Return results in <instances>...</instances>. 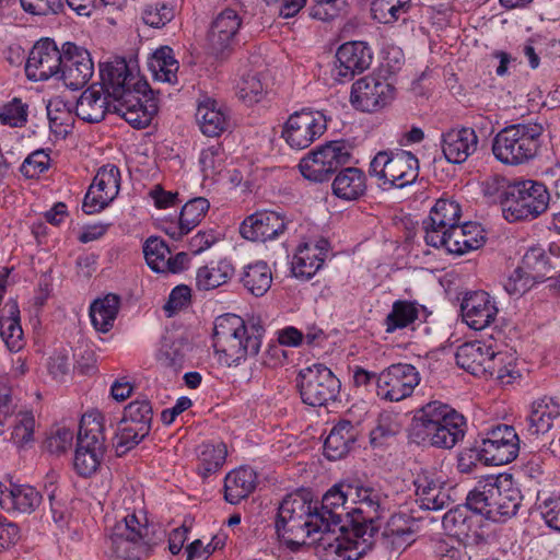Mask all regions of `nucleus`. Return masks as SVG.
Wrapping results in <instances>:
<instances>
[{
    "label": "nucleus",
    "mask_w": 560,
    "mask_h": 560,
    "mask_svg": "<svg viewBox=\"0 0 560 560\" xmlns=\"http://www.w3.org/2000/svg\"><path fill=\"white\" fill-rule=\"evenodd\" d=\"M352 509V537L340 533L338 536L328 534L320 539L334 560H358L373 544L378 530L375 524L392 508L389 495L372 483H352L350 491Z\"/></svg>",
    "instance_id": "nucleus-1"
},
{
    "label": "nucleus",
    "mask_w": 560,
    "mask_h": 560,
    "mask_svg": "<svg viewBox=\"0 0 560 560\" xmlns=\"http://www.w3.org/2000/svg\"><path fill=\"white\" fill-rule=\"evenodd\" d=\"M102 91L113 98L114 113L136 129L148 127L158 113L154 97L148 96V83L122 58L100 63Z\"/></svg>",
    "instance_id": "nucleus-2"
},
{
    "label": "nucleus",
    "mask_w": 560,
    "mask_h": 560,
    "mask_svg": "<svg viewBox=\"0 0 560 560\" xmlns=\"http://www.w3.org/2000/svg\"><path fill=\"white\" fill-rule=\"evenodd\" d=\"M264 335L265 327L259 319L246 323L241 316L229 313L214 322L213 347L226 365H238L259 352Z\"/></svg>",
    "instance_id": "nucleus-3"
},
{
    "label": "nucleus",
    "mask_w": 560,
    "mask_h": 560,
    "mask_svg": "<svg viewBox=\"0 0 560 560\" xmlns=\"http://www.w3.org/2000/svg\"><path fill=\"white\" fill-rule=\"evenodd\" d=\"M522 499L512 475H490L479 480L468 493V505L489 520L504 522L516 515Z\"/></svg>",
    "instance_id": "nucleus-4"
},
{
    "label": "nucleus",
    "mask_w": 560,
    "mask_h": 560,
    "mask_svg": "<svg viewBox=\"0 0 560 560\" xmlns=\"http://www.w3.org/2000/svg\"><path fill=\"white\" fill-rule=\"evenodd\" d=\"M544 126L537 121L512 124L492 140V154L506 166H521L535 161L541 151Z\"/></svg>",
    "instance_id": "nucleus-5"
},
{
    "label": "nucleus",
    "mask_w": 560,
    "mask_h": 560,
    "mask_svg": "<svg viewBox=\"0 0 560 560\" xmlns=\"http://www.w3.org/2000/svg\"><path fill=\"white\" fill-rule=\"evenodd\" d=\"M550 192L538 180L518 179L512 182L501 202L503 218L511 222L532 221L547 211Z\"/></svg>",
    "instance_id": "nucleus-6"
},
{
    "label": "nucleus",
    "mask_w": 560,
    "mask_h": 560,
    "mask_svg": "<svg viewBox=\"0 0 560 560\" xmlns=\"http://www.w3.org/2000/svg\"><path fill=\"white\" fill-rule=\"evenodd\" d=\"M109 544L117 558L138 560L149 555L156 539L147 518L143 516L141 520L136 513H130L115 524Z\"/></svg>",
    "instance_id": "nucleus-7"
},
{
    "label": "nucleus",
    "mask_w": 560,
    "mask_h": 560,
    "mask_svg": "<svg viewBox=\"0 0 560 560\" xmlns=\"http://www.w3.org/2000/svg\"><path fill=\"white\" fill-rule=\"evenodd\" d=\"M369 173L376 177L380 186L404 188L419 176V161L409 151H381L370 163Z\"/></svg>",
    "instance_id": "nucleus-8"
},
{
    "label": "nucleus",
    "mask_w": 560,
    "mask_h": 560,
    "mask_svg": "<svg viewBox=\"0 0 560 560\" xmlns=\"http://www.w3.org/2000/svg\"><path fill=\"white\" fill-rule=\"evenodd\" d=\"M73 469L83 478L97 472L106 453V438L103 422H79Z\"/></svg>",
    "instance_id": "nucleus-9"
},
{
    "label": "nucleus",
    "mask_w": 560,
    "mask_h": 560,
    "mask_svg": "<svg viewBox=\"0 0 560 560\" xmlns=\"http://www.w3.org/2000/svg\"><path fill=\"white\" fill-rule=\"evenodd\" d=\"M350 159L351 151L348 143L330 141L304 156L299 163V168L306 179L323 183L348 164Z\"/></svg>",
    "instance_id": "nucleus-10"
},
{
    "label": "nucleus",
    "mask_w": 560,
    "mask_h": 560,
    "mask_svg": "<svg viewBox=\"0 0 560 560\" xmlns=\"http://www.w3.org/2000/svg\"><path fill=\"white\" fill-rule=\"evenodd\" d=\"M503 357L491 342L483 340L466 342L455 353L457 365L466 372L476 376L497 375L500 380L510 376L508 369L502 366Z\"/></svg>",
    "instance_id": "nucleus-11"
},
{
    "label": "nucleus",
    "mask_w": 560,
    "mask_h": 560,
    "mask_svg": "<svg viewBox=\"0 0 560 560\" xmlns=\"http://www.w3.org/2000/svg\"><path fill=\"white\" fill-rule=\"evenodd\" d=\"M520 436L513 425L500 423L480 436L479 455L486 465L502 466L520 453Z\"/></svg>",
    "instance_id": "nucleus-12"
},
{
    "label": "nucleus",
    "mask_w": 560,
    "mask_h": 560,
    "mask_svg": "<svg viewBox=\"0 0 560 560\" xmlns=\"http://www.w3.org/2000/svg\"><path fill=\"white\" fill-rule=\"evenodd\" d=\"M327 129V119L323 112L302 108L289 116L281 131L285 143L294 150L308 148Z\"/></svg>",
    "instance_id": "nucleus-13"
},
{
    "label": "nucleus",
    "mask_w": 560,
    "mask_h": 560,
    "mask_svg": "<svg viewBox=\"0 0 560 560\" xmlns=\"http://www.w3.org/2000/svg\"><path fill=\"white\" fill-rule=\"evenodd\" d=\"M298 386L304 404L322 407L336 399L340 385L330 369L316 363L300 371Z\"/></svg>",
    "instance_id": "nucleus-14"
},
{
    "label": "nucleus",
    "mask_w": 560,
    "mask_h": 560,
    "mask_svg": "<svg viewBox=\"0 0 560 560\" xmlns=\"http://www.w3.org/2000/svg\"><path fill=\"white\" fill-rule=\"evenodd\" d=\"M420 383L417 369L407 363H396L383 370L376 380V394L389 401H400L409 397Z\"/></svg>",
    "instance_id": "nucleus-15"
},
{
    "label": "nucleus",
    "mask_w": 560,
    "mask_h": 560,
    "mask_svg": "<svg viewBox=\"0 0 560 560\" xmlns=\"http://www.w3.org/2000/svg\"><path fill=\"white\" fill-rule=\"evenodd\" d=\"M94 73L91 54L74 43L63 44V57L58 80L70 90L84 88Z\"/></svg>",
    "instance_id": "nucleus-16"
},
{
    "label": "nucleus",
    "mask_w": 560,
    "mask_h": 560,
    "mask_svg": "<svg viewBox=\"0 0 560 560\" xmlns=\"http://www.w3.org/2000/svg\"><path fill=\"white\" fill-rule=\"evenodd\" d=\"M120 171L114 164L102 166L85 194L82 209L94 214L106 208L119 194Z\"/></svg>",
    "instance_id": "nucleus-17"
},
{
    "label": "nucleus",
    "mask_w": 560,
    "mask_h": 560,
    "mask_svg": "<svg viewBox=\"0 0 560 560\" xmlns=\"http://www.w3.org/2000/svg\"><path fill=\"white\" fill-rule=\"evenodd\" d=\"M395 88L386 80L364 77L357 80L351 88L350 102L362 112H377L394 100Z\"/></svg>",
    "instance_id": "nucleus-18"
},
{
    "label": "nucleus",
    "mask_w": 560,
    "mask_h": 560,
    "mask_svg": "<svg viewBox=\"0 0 560 560\" xmlns=\"http://www.w3.org/2000/svg\"><path fill=\"white\" fill-rule=\"evenodd\" d=\"M373 60V50L365 42L342 44L336 51L332 75L339 83L351 81L354 75L368 70Z\"/></svg>",
    "instance_id": "nucleus-19"
},
{
    "label": "nucleus",
    "mask_w": 560,
    "mask_h": 560,
    "mask_svg": "<svg viewBox=\"0 0 560 560\" xmlns=\"http://www.w3.org/2000/svg\"><path fill=\"white\" fill-rule=\"evenodd\" d=\"M63 57V47L59 49L52 39L38 40L30 51L25 72L32 81L58 80Z\"/></svg>",
    "instance_id": "nucleus-20"
},
{
    "label": "nucleus",
    "mask_w": 560,
    "mask_h": 560,
    "mask_svg": "<svg viewBox=\"0 0 560 560\" xmlns=\"http://www.w3.org/2000/svg\"><path fill=\"white\" fill-rule=\"evenodd\" d=\"M462 209L457 201L446 198L439 199L430 211V215L423 220L424 241L427 245L440 248L443 232H450L458 225Z\"/></svg>",
    "instance_id": "nucleus-21"
},
{
    "label": "nucleus",
    "mask_w": 560,
    "mask_h": 560,
    "mask_svg": "<svg viewBox=\"0 0 560 560\" xmlns=\"http://www.w3.org/2000/svg\"><path fill=\"white\" fill-rule=\"evenodd\" d=\"M465 425L466 422H413L410 436L416 443L452 448L465 436Z\"/></svg>",
    "instance_id": "nucleus-22"
},
{
    "label": "nucleus",
    "mask_w": 560,
    "mask_h": 560,
    "mask_svg": "<svg viewBox=\"0 0 560 560\" xmlns=\"http://www.w3.org/2000/svg\"><path fill=\"white\" fill-rule=\"evenodd\" d=\"M242 19L233 9L220 12L211 23L208 32V45L212 54L223 56L233 50L237 44V34Z\"/></svg>",
    "instance_id": "nucleus-23"
},
{
    "label": "nucleus",
    "mask_w": 560,
    "mask_h": 560,
    "mask_svg": "<svg viewBox=\"0 0 560 560\" xmlns=\"http://www.w3.org/2000/svg\"><path fill=\"white\" fill-rule=\"evenodd\" d=\"M287 221L276 211H257L247 217L241 224V234L253 242H267L278 238L284 233Z\"/></svg>",
    "instance_id": "nucleus-24"
},
{
    "label": "nucleus",
    "mask_w": 560,
    "mask_h": 560,
    "mask_svg": "<svg viewBox=\"0 0 560 560\" xmlns=\"http://www.w3.org/2000/svg\"><path fill=\"white\" fill-rule=\"evenodd\" d=\"M463 320L472 329L481 330L498 315L495 301L485 291L469 292L460 304Z\"/></svg>",
    "instance_id": "nucleus-25"
},
{
    "label": "nucleus",
    "mask_w": 560,
    "mask_h": 560,
    "mask_svg": "<svg viewBox=\"0 0 560 560\" xmlns=\"http://www.w3.org/2000/svg\"><path fill=\"white\" fill-rule=\"evenodd\" d=\"M350 491H352V483L340 482L324 494L319 514H325V521L329 524V533L337 535L336 528L342 529L340 523L343 515L352 518Z\"/></svg>",
    "instance_id": "nucleus-26"
},
{
    "label": "nucleus",
    "mask_w": 560,
    "mask_h": 560,
    "mask_svg": "<svg viewBox=\"0 0 560 560\" xmlns=\"http://www.w3.org/2000/svg\"><path fill=\"white\" fill-rule=\"evenodd\" d=\"M328 249L329 243L325 238L299 245L291 262L293 275L296 278L311 279L324 265Z\"/></svg>",
    "instance_id": "nucleus-27"
},
{
    "label": "nucleus",
    "mask_w": 560,
    "mask_h": 560,
    "mask_svg": "<svg viewBox=\"0 0 560 560\" xmlns=\"http://www.w3.org/2000/svg\"><path fill=\"white\" fill-rule=\"evenodd\" d=\"M479 139L472 128L451 129L442 135V152L447 162L462 164L478 150Z\"/></svg>",
    "instance_id": "nucleus-28"
},
{
    "label": "nucleus",
    "mask_w": 560,
    "mask_h": 560,
    "mask_svg": "<svg viewBox=\"0 0 560 560\" xmlns=\"http://www.w3.org/2000/svg\"><path fill=\"white\" fill-rule=\"evenodd\" d=\"M443 235L440 248H445L447 253L457 256L476 250L485 244L483 230L472 222L458 224L450 232H443Z\"/></svg>",
    "instance_id": "nucleus-29"
},
{
    "label": "nucleus",
    "mask_w": 560,
    "mask_h": 560,
    "mask_svg": "<svg viewBox=\"0 0 560 560\" xmlns=\"http://www.w3.org/2000/svg\"><path fill=\"white\" fill-rule=\"evenodd\" d=\"M42 500V494L33 486L12 481L4 488L0 485V506L7 512L31 514L40 505Z\"/></svg>",
    "instance_id": "nucleus-30"
},
{
    "label": "nucleus",
    "mask_w": 560,
    "mask_h": 560,
    "mask_svg": "<svg viewBox=\"0 0 560 560\" xmlns=\"http://www.w3.org/2000/svg\"><path fill=\"white\" fill-rule=\"evenodd\" d=\"M196 120L201 132L208 137H219L231 126L228 107L209 97L199 102Z\"/></svg>",
    "instance_id": "nucleus-31"
},
{
    "label": "nucleus",
    "mask_w": 560,
    "mask_h": 560,
    "mask_svg": "<svg viewBox=\"0 0 560 560\" xmlns=\"http://www.w3.org/2000/svg\"><path fill=\"white\" fill-rule=\"evenodd\" d=\"M107 113H114L113 98L94 85L86 89L78 98L75 115L86 122H100Z\"/></svg>",
    "instance_id": "nucleus-32"
},
{
    "label": "nucleus",
    "mask_w": 560,
    "mask_h": 560,
    "mask_svg": "<svg viewBox=\"0 0 560 560\" xmlns=\"http://www.w3.org/2000/svg\"><path fill=\"white\" fill-rule=\"evenodd\" d=\"M417 502L423 510L440 511L451 504L450 489L429 476H418L415 480Z\"/></svg>",
    "instance_id": "nucleus-33"
},
{
    "label": "nucleus",
    "mask_w": 560,
    "mask_h": 560,
    "mask_svg": "<svg viewBox=\"0 0 560 560\" xmlns=\"http://www.w3.org/2000/svg\"><path fill=\"white\" fill-rule=\"evenodd\" d=\"M411 9V0H373L371 4L373 19L386 25L401 22L402 25L413 26L415 21L409 16Z\"/></svg>",
    "instance_id": "nucleus-34"
},
{
    "label": "nucleus",
    "mask_w": 560,
    "mask_h": 560,
    "mask_svg": "<svg viewBox=\"0 0 560 560\" xmlns=\"http://www.w3.org/2000/svg\"><path fill=\"white\" fill-rule=\"evenodd\" d=\"M256 472L248 467L230 471L224 479V498L231 504H237L255 489Z\"/></svg>",
    "instance_id": "nucleus-35"
},
{
    "label": "nucleus",
    "mask_w": 560,
    "mask_h": 560,
    "mask_svg": "<svg viewBox=\"0 0 560 560\" xmlns=\"http://www.w3.org/2000/svg\"><path fill=\"white\" fill-rule=\"evenodd\" d=\"M443 527L456 536L470 537L479 527L478 513L468 505V497L465 505L451 509L443 516Z\"/></svg>",
    "instance_id": "nucleus-36"
},
{
    "label": "nucleus",
    "mask_w": 560,
    "mask_h": 560,
    "mask_svg": "<svg viewBox=\"0 0 560 560\" xmlns=\"http://www.w3.org/2000/svg\"><path fill=\"white\" fill-rule=\"evenodd\" d=\"M238 281L252 295L262 296L271 287L272 273L267 262L257 260L243 267Z\"/></svg>",
    "instance_id": "nucleus-37"
},
{
    "label": "nucleus",
    "mask_w": 560,
    "mask_h": 560,
    "mask_svg": "<svg viewBox=\"0 0 560 560\" xmlns=\"http://www.w3.org/2000/svg\"><path fill=\"white\" fill-rule=\"evenodd\" d=\"M365 174L357 167H347L339 172L332 183L334 194L345 200H355L366 190Z\"/></svg>",
    "instance_id": "nucleus-38"
},
{
    "label": "nucleus",
    "mask_w": 560,
    "mask_h": 560,
    "mask_svg": "<svg viewBox=\"0 0 560 560\" xmlns=\"http://www.w3.org/2000/svg\"><path fill=\"white\" fill-rule=\"evenodd\" d=\"M235 269L231 260L223 258L198 268L196 284L199 290H213L226 283L234 275Z\"/></svg>",
    "instance_id": "nucleus-39"
},
{
    "label": "nucleus",
    "mask_w": 560,
    "mask_h": 560,
    "mask_svg": "<svg viewBox=\"0 0 560 560\" xmlns=\"http://www.w3.org/2000/svg\"><path fill=\"white\" fill-rule=\"evenodd\" d=\"M120 305L118 295L109 293L95 300L90 307V317L94 328L101 332L109 331L117 317Z\"/></svg>",
    "instance_id": "nucleus-40"
},
{
    "label": "nucleus",
    "mask_w": 560,
    "mask_h": 560,
    "mask_svg": "<svg viewBox=\"0 0 560 560\" xmlns=\"http://www.w3.org/2000/svg\"><path fill=\"white\" fill-rule=\"evenodd\" d=\"M352 422H337L325 440L324 452L328 459L336 460L343 457L355 441L352 432Z\"/></svg>",
    "instance_id": "nucleus-41"
},
{
    "label": "nucleus",
    "mask_w": 560,
    "mask_h": 560,
    "mask_svg": "<svg viewBox=\"0 0 560 560\" xmlns=\"http://www.w3.org/2000/svg\"><path fill=\"white\" fill-rule=\"evenodd\" d=\"M522 268L536 281L552 280L549 272L556 268L551 256L539 245L529 247L522 258Z\"/></svg>",
    "instance_id": "nucleus-42"
},
{
    "label": "nucleus",
    "mask_w": 560,
    "mask_h": 560,
    "mask_svg": "<svg viewBox=\"0 0 560 560\" xmlns=\"http://www.w3.org/2000/svg\"><path fill=\"white\" fill-rule=\"evenodd\" d=\"M150 70L156 81L170 84L177 83L178 61L174 57V51L168 46L156 49L149 62Z\"/></svg>",
    "instance_id": "nucleus-43"
},
{
    "label": "nucleus",
    "mask_w": 560,
    "mask_h": 560,
    "mask_svg": "<svg viewBox=\"0 0 560 560\" xmlns=\"http://www.w3.org/2000/svg\"><path fill=\"white\" fill-rule=\"evenodd\" d=\"M226 455L228 448L223 442H218L217 444L203 443L199 454V474L207 478L218 471L225 463Z\"/></svg>",
    "instance_id": "nucleus-44"
},
{
    "label": "nucleus",
    "mask_w": 560,
    "mask_h": 560,
    "mask_svg": "<svg viewBox=\"0 0 560 560\" xmlns=\"http://www.w3.org/2000/svg\"><path fill=\"white\" fill-rule=\"evenodd\" d=\"M419 315V311L413 302L398 300L394 302L392 311L385 318L387 332H394L412 324Z\"/></svg>",
    "instance_id": "nucleus-45"
},
{
    "label": "nucleus",
    "mask_w": 560,
    "mask_h": 560,
    "mask_svg": "<svg viewBox=\"0 0 560 560\" xmlns=\"http://www.w3.org/2000/svg\"><path fill=\"white\" fill-rule=\"evenodd\" d=\"M187 350L188 345L183 340L164 339L158 353V361L162 366L176 373L184 368Z\"/></svg>",
    "instance_id": "nucleus-46"
},
{
    "label": "nucleus",
    "mask_w": 560,
    "mask_h": 560,
    "mask_svg": "<svg viewBox=\"0 0 560 560\" xmlns=\"http://www.w3.org/2000/svg\"><path fill=\"white\" fill-rule=\"evenodd\" d=\"M4 308H8L9 314L4 322L8 326L4 329L3 327L0 328V336L10 351H19L22 348L23 336L20 325V311L14 301L8 302Z\"/></svg>",
    "instance_id": "nucleus-47"
},
{
    "label": "nucleus",
    "mask_w": 560,
    "mask_h": 560,
    "mask_svg": "<svg viewBox=\"0 0 560 560\" xmlns=\"http://www.w3.org/2000/svg\"><path fill=\"white\" fill-rule=\"evenodd\" d=\"M210 202L203 197L188 200L182 208L179 220L186 231H192L206 217Z\"/></svg>",
    "instance_id": "nucleus-48"
},
{
    "label": "nucleus",
    "mask_w": 560,
    "mask_h": 560,
    "mask_svg": "<svg viewBox=\"0 0 560 560\" xmlns=\"http://www.w3.org/2000/svg\"><path fill=\"white\" fill-rule=\"evenodd\" d=\"M384 535L393 541L401 540L409 544L413 541V521L402 513L393 514L386 523Z\"/></svg>",
    "instance_id": "nucleus-49"
},
{
    "label": "nucleus",
    "mask_w": 560,
    "mask_h": 560,
    "mask_svg": "<svg viewBox=\"0 0 560 560\" xmlns=\"http://www.w3.org/2000/svg\"><path fill=\"white\" fill-rule=\"evenodd\" d=\"M151 422H142L141 428L135 430L126 427L120 429L114 438V447L117 456H122L128 451L138 445L142 439L149 433Z\"/></svg>",
    "instance_id": "nucleus-50"
},
{
    "label": "nucleus",
    "mask_w": 560,
    "mask_h": 560,
    "mask_svg": "<svg viewBox=\"0 0 560 560\" xmlns=\"http://www.w3.org/2000/svg\"><path fill=\"white\" fill-rule=\"evenodd\" d=\"M174 16V7L162 1L145 4L141 13L144 24L154 28L165 26Z\"/></svg>",
    "instance_id": "nucleus-51"
},
{
    "label": "nucleus",
    "mask_w": 560,
    "mask_h": 560,
    "mask_svg": "<svg viewBox=\"0 0 560 560\" xmlns=\"http://www.w3.org/2000/svg\"><path fill=\"white\" fill-rule=\"evenodd\" d=\"M143 254L148 266L155 272L166 268L165 260L171 254L167 244L160 237L151 236L143 245Z\"/></svg>",
    "instance_id": "nucleus-52"
},
{
    "label": "nucleus",
    "mask_w": 560,
    "mask_h": 560,
    "mask_svg": "<svg viewBox=\"0 0 560 560\" xmlns=\"http://www.w3.org/2000/svg\"><path fill=\"white\" fill-rule=\"evenodd\" d=\"M412 420H466L465 416L447 404L430 401L417 411Z\"/></svg>",
    "instance_id": "nucleus-53"
},
{
    "label": "nucleus",
    "mask_w": 560,
    "mask_h": 560,
    "mask_svg": "<svg viewBox=\"0 0 560 560\" xmlns=\"http://www.w3.org/2000/svg\"><path fill=\"white\" fill-rule=\"evenodd\" d=\"M28 105L21 98H13L0 107V121L12 128L24 127L27 122Z\"/></svg>",
    "instance_id": "nucleus-54"
},
{
    "label": "nucleus",
    "mask_w": 560,
    "mask_h": 560,
    "mask_svg": "<svg viewBox=\"0 0 560 560\" xmlns=\"http://www.w3.org/2000/svg\"><path fill=\"white\" fill-rule=\"evenodd\" d=\"M73 438V432L66 427L52 425L45 439L44 445L50 454L59 456L70 450Z\"/></svg>",
    "instance_id": "nucleus-55"
},
{
    "label": "nucleus",
    "mask_w": 560,
    "mask_h": 560,
    "mask_svg": "<svg viewBox=\"0 0 560 560\" xmlns=\"http://www.w3.org/2000/svg\"><path fill=\"white\" fill-rule=\"evenodd\" d=\"M47 116L50 129L55 133H67L71 120V112L61 100H52L47 105Z\"/></svg>",
    "instance_id": "nucleus-56"
},
{
    "label": "nucleus",
    "mask_w": 560,
    "mask_h": 560,
    "mask_svg": "<svg viewBox=\"0 0 560 560\" xmlns=\"http://www.w3.org/2000/svg\"><path fill=\"white\" fill-rule=\"evenodd\" d=\"M50 165L49 150L38 149L27 155L20 171L27 178H36Z\"/></svg>",
    "instance_id": "nucleus-57"
},
{
    "label": "nucleus",
    "mask_w": 560,
    "mask_h": 560,
    "mask_svg": "<svg viewBox=\"0 0 560 560\" xmlns=\"http://www.w3.org/2000/svg\"><path fill=\"white\" fill-rule=\"evenodd\" d=\"M265 91L264 83L258 73H248L243 75L237 84V93L240 98L248 104L260 101Z\"/></svg>",
    "instance_id": "nucleus-58"
},
{
    "label": "nucleus",
    "mask_w": 560,
    "mask_h": 560,
    "mask_svg": "<svg viewBox=\"0 0 560 560\" xmlns=\"http://www.w3.org/2000/svg\"><path fill=\"white\" fill-rule=\"evenodd\" d=\"M559 417L560 401L558 398L544 396L530 405L529 420H555Z\"/></svg>",
    "instance_id": "nucleus-59"
},
{
    "label": "nucleus",
    "mask_w": 560,
    "mask_h": 560,
    "mask_svg": "<svg viewBox=\"0 0 560 560\" xmlns=\"http://www.w3.org/2000/svg\"><path fill=\"white\" fill-rule=\"evenodd\" d=\"M537 283L521 266L503 281V288L510 295L521 296Z\"/></svg>",
    "instance_id": "nucleus-60"
},
{
    "label": "nucleus",
    "mask_w": 560,
    "mask_h": 560,
    "mask_svg": "<svg viewBox=\"0 0 560 560\" xmlns=\"http://www.w3.org/2000/svg\"><path fill=\"white\" fill-rule=\"evenodd\" d=\"M225 153L220 144L203 149L199 156V163L205 174L219 172L223 165Z\"/></svg>",
    "instance_id": "nucleus-61"
},
{
    "label": "nucleus",
    "mask_w": 560,
    "mask_h": 560,
    "mask_svg": "<svg viewBox=\"0 0 560 560\" xmlns=\"http://www.w3.org/2000/svg\"><path fill=\"white\" fill-rule=\"evenodd\" d=\"M23 10L33 15H48L58 13L62 7V0H20Z\"/></svg>",
    "instance_id": "nucleus-62"
},
{
    "label": "nucleus",
    "mask_w": 560,
    "mask_h": 560,
    "mask_svg": "<svg viewBox=\"0 0 560 560\" xmlns=\"http://www.w3.org/2000/svg\"><path fill=\"white\" fill-rule=\"evenodd\" d=\"M512 182H509L506 177L500 174H493L488 176L482 182V191L486 196L494 197L499 196L500 203L505 198L509 186Z\"/></svg>",
    "instance_id": "nucleus-63"
},
{
    "label": "nucleus",
    "mask_w": 560,
    "mask_h": 560,
    "mask_svg": "<svg viewBox=\"0 0 560 560\" xmlns=\"http://www.w3.org/2000/svg\"><path fill=\"white\" fill-rule=\"evenodd\" d=\"M541 515L550 528L560 532V498L546 500L541 506Z\"/></svg>",
    "instance_id": "nucleus-64"
}]
</instances>
